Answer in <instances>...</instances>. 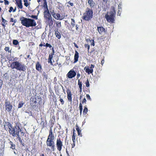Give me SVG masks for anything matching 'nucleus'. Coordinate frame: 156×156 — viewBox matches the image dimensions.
I'll return each mask as SVG.
<instances>
[{"instance_id":"bf43d9fd","label":"nucleus","mask_w":156,"mask_h":156,"mask_svg":"<svg viewBox=\"0 0 156 156\" xmlns=\"http://www.w3.org/2000/svg\"><path fill=\"white\" fill-rule=\"evenodd\" d=\"M76 129L77 130V132L78 133V126H77V124L76 125Z\"/></svg>"},{"instance_id":"39448f33","label":"nucleus","mask_w":156,"mask_h":156,"mask_svg":"<svg viewBox=\"0 0 156 156\" xmlns=\"http://www.w3.org/2000/svg\"><path fill=\"white\" fill-rule=\"evenodd\" d=\"M93 12L92 9L87 8L86 12L84 13L83 19L86 20H90L93 17Z\"/></svg>"},{"instance_id":"dca6fc26","label":"nucleus","mask_w":156,"mask_h":156,"mask_svg":"<svg viewBox=\"0 0 156 156\" xmlns=\"http://www.w3.org/2000/svg\"><path fill=\"white\" fill-rule=\"evenodd\" d=\"M16 3L17 4L18 7L20 9H22L23 5L22 3V1L16 0Z\"/></svg>"},{"instance_id":"680f3d73","label":"nucleus","mask_w":156,"mask_h":156,"mask_svg":"<svg viewBox=\"0 0 156 156\" xmlns=\"http://www.w3.org/2000/svg\"><path fill=\"white\" fill-rule=\"evenodd\" d=\"M20 132H21V133L22 134V135L23 136L24 135L23 132V131H22L21 130V131H20Z\"/></svg>"},{"instance_id":"0e129e2a","label":"nucleus","mask_w":156,"mask_h":156,"mask_svg":"<svg viewBox=\"0 0 156 156\" xmlns=\"http://www.w3.org/2000/svg\"><path fill=\"white\" fill-rule=\"evenodd\" d=\"M10 22H13V19L12 18H11V20H10Z\"/></svg>"},{"instance_id":"72a5a7b5","label":"nucleus","mask_w":156,"mask_h":156,"mask_svg":"<svg viewBox=\"0 0 156 156\" xmlns=\"http://www.w3.org/2000/svg\"><path fill=\"white\" fill-rule=\"evenodd\" d=\"M86 97L87 99L91 100V98L89 94H87L86 95Z\"/></svg>"},{"instance_id":"58836bf2","label":"nucleus","mask_w":156,"mask_h":156,"mask_svg":"<svg viewBox=\"0 0 156 156\" xmlns=\"http://www.w3.org/2000/svg\"><path fill=\"white\" fill-rule=\"evenodd\" d=\"M31 17L32 18H34V19H37V16H34V15H32L31 16Z\"/></svg>"},{"instance_id":"4be33fe9","label":"nucleus","mask_w":156,"mask_h":156,"mask_svg":"<svg viewBox=\"0 0 156 156\" xmlns=\"http://www.w3.org/2000/svg\"><path fill=\"white\" fill-rule=\"evenodd\" d=\"M122 11V8L121 5H119L118 6V12L117 13L118 15H120L121 14V12Z\"/></svg>"},{"instance_id":"a18cd8bd","label":"nucleus","mask_w":156,"mask_h":156,"mask_svg":"<svg viewBox=\"0 0 156 156\" xmlns=\"http://www.w3.org/2000/svg\"><path fill=\"white\" fill-rule=\"evenodd\" d=\"M13 9V8L12 7H11L10 8L9 10V12H11L12 11V10Z\"/></svg>"},{"instance_id":"ddd939ff","label":"nucleus","mask_w":156,"mask_h":156,"mask_svg":"<svg viewBox=\"0 0 156 156\" xmlns=\"http://www.w3.org/2000/svg\"><path fill=\"white\" fill-rule=\"evenodd\" d=\"M84 70L88 74L92 73L93 72V69L89 68L88 67H86L84 68Z\"/></svg>"},{"instance_id":"49530a36","label":"nucleus","mask_w":156,"mask_h":156,"mask_svg":"<svg viewBox=\"0 0 156 156\" xmlns=\"http://www.w3.org/2000/svg\"><path fill=\"white\" fill-rule=\"evenodd\" d=\"M51 149L52 151H54L55 150V148H54V144L52 146H51Z\"/></svg>"},{"instance_id":"9b49d317","label":"nucleus","mask_w":156,"mask_h":156,"mask_svg":"<svg viewBox=\"0 0 156 156\" xmlns=\"http://www.w3.org/2000/svg\"><path fill=\"white\" fill-rule=\"evenodd\" d=\"M97 30L100 34H102L103 32L105 33L106 32V30L102 27H98Z\"/></svg>"},{"instance_id":"b1692460","label":"nucleus","mask_w":156,"mask_h":156,"mask_svg":"<svg viewBox=\"0 0 156 156\" xmlns=\"http://www.w3.org/2000/svg\"><path fill=\"white\" fill-rule=\"evenodd\" d=\"M24 104V103L23 101H20L18 105V108H20L22 107Z\"/></svg>"},{"instance_id":"4c0bfd02","label":"nucleus","mask_w":156,"mask_h":156,"mask_svg":"<svg viewBox=\"0 0 156 156\" xmlns=\"http://www.w3.org/2000/svg\"><path fill=\"white\" fill-rule=\"evenodd\" d=\"M48 62L49 63H50L51 65H53L51 59H48Z\"/></svg>"},{"instance_id":"de8ad7c7","label":"nucleus","mask_w":156,"mask_h":156,"mask_svg":"<svg viewBox=\"0 0 156 156\" xmlns=\"http://www.w3.org/2000/svg\"><path fill=\"white\" fill-rule=\"evenodd\" d=\"M94 66L93 64H91L90 65V69H93V68H94Z\"/></svg>"},{"instance_id":"c9c22d12","label":"nucleus","mask_w":156,"mask_h":156,"mask_svg":"<svg viewBox=\"0 0 156 156\" xmlns=\"http://www.w3.org/2000/svg\"><path fill=\"white\" fill-rule=\"evenodd\" d=\"M86 86L88 87L89 86V82L88 80H87V82H86Z\"/></svg>"},{"instance_id":"8fccbe9b","label":"nucleus","mask_w":156,"mask_h":156,"mask_svg":"<svg viewBox=\"0 0 156 156\" xmlns=\"http://www.w3.org/2000/svg\"><path fill=\"white\" fill-rule=\"evenodd\" d=\"M2 20L4 23H5V22H6V20H5L3 18H2Z\"/></svg>"},{"instance_id":"ea45409f","label":"nucleus","mask_w":156,"mask_h":156,"mask_svg":"<svg viewBox=\"0 0 156 156\" xmlns=\"http://www.w3.org/2000/svg\"><path fill=\"white\" fill-rule=\"evenodd\" d=\"M79 136H82V134L81 133V130H80L79 128Z\"/></svg>"},{"instance_id":"a19ab883","label":"nucleus","mask_w":156,"mask_h":156,"mask_svg":"<svg viewBox=\"0 0 156 156\" xmlns=\"http://www.w3.org/2000/svg\"><path fill=\"white\" fill-rule=\"evenodd\" d=\"M91 41H92V42L91 43V45L94 46L95 45L94 41V40H91Z\"/></svg>"},{"instance_id":"a878e982","label":"nucleus","mask_w":156,"mask_h":156,"mask_svg":"<svg viewBox=\"0 0 156 156\" xmlns=\"http://www.w3.org/2000/svg\"><path fill=\"white\" fill-rule=\"evenodd\" d=\"M87 111H88V109H87V108L85 107L83 109V114L84 115H85L86 114L87 112Z\"/></svg>"},{"instance_id":"e2e57ef3","label":"nucleus","mask_w":156,"mask_h":156,"mask_svg":"<svg viewBox=\"0 0 156 156\" xmlns=\"http://www.w3.org/2000/svg\"><path fill=\"white\" fill-rule=\"evenodd\" d=\"M50 150L49 148H47V149H46V151H49Z\"/></svg>"},{"instance_id":"0eeeda50","label":"nucleus","mask_w":156,"mask_h":156,"mask_svg":"<svg viewBox=\"0 0 156 156\" xmlns=\"http://www.w3.org/2000/svg\"><path fill=\"white\" fill-rule=\"evenodd\" d=\"M5 110L6 111L8 112L11 111L12 106L10 101L7 99L5 100Z\"/></svg>"},{"instance_id":"aec40b11","label":"nucleus","mask_w":156,"mask_h":156,"mask_svg":"<svg viewBox=\"0 0 156 156\" xmlns=\"http://www.w3.org/2000/svg\"><path fill=\"white\" fill-rule=\"evenodd\" d=\"M78 59V52L77 51H76V53L74 56V63L77 62Z\"/></svg>"},{"instance_id":"c756f323","label":"nucleus","mask_w":156,"mask_h":156,"mask_svg":"<svg viewBox=\"0 0 156 156\" xmlns=\"http://www.w3.org/2000/svg\"><path fill=\"white\" fill-rule=\"evenodd\" d=\"M9 47H6L5 48V50L6 51H8V52H11V51L9 50Z\"/></svg>"},{"instance_id":"052dcab7","label":"nucleus","mask_w":156,"mask_h":156,"mask_svg":"<svg viewBox=\"0 0 156 156\" xmlns=\"http://www.w3.org/2000/svg\"><path fill=\"white\" fill-rule=\"evenodd\" d=\"M104 2L107 3L108 1V0H102Z\"/></svg>"},{"instance_id":"6e6d98bb","label":"nucleus","mask_w":156,"mask_h":156,"mask_svg":"<svg viewBox=\"0 0 156 156\" xmlns=\"http://www.w3.org/2000/svg\"><path fill=\"white\" fill-rule=\"evenodd\" d=\"M52 53L51 54H52L54 55V53H55V52H54V48H52Z\"/></svg>"},{"instance_id":"7c9ffc66","label":"nucleus","mask_w":156,"mask_h":156,"mask_svg":"<svg viewBox=\"0 0 156 156\" xmlns=\"http://www.w3.org/2000/svg\"><path fill=\"white\" fill-rule=\"evenodd\" d=\"M85 47L86 48H87L88 51L90 49V45L88 44H85Z\"/></svg>"},{"instance_id":"bb28decb","label":"nucleus","mask_w":156,"mask_h":156,"mask_svg":"<svg viewBox=\"0 0 156 156\" xmlns=\"http://www.w3.org/2000/svg\"><path fill=\"white\" fill-rule=\"evenodd\" d=\"M13 44L15 45H17L19 43L18 41L16 40H14L12 41Z\"/></svg>"},{"instance_id":"f3484780","label":"nucleus","mask_w":156,"mask_h":156,"mask_svg":"<svg viewBox=\"0 0 156 156\" xmlns=\"http://www.w3.org/2000/svg\"><path fill=\"white\" fill-rule=\"evenodd\" d=\"M67 98L68 100L70 101L71 100V91L70 90L68 89L67 90Z\"/></svg>"},{"instance_id":"e433bc0d","label":"nucleus","mask_w":156,"mask_h":156,"mask_svg":"<svg viewBox=\"0 0 156 156\" xmlns=\"http://www.w3.org/2000/svg\"><path fill=\"white\" fill-rule=\"evenodd\" d=\"M60 101L61 102L62 105H63L64 103V101L63 100V99L62 98H60L59 99Z\"/></svg>"},{"instance_id":"9d476101","label":"nucleus","mask_w":156,"mask_h":156,"mask_svg":"<svg viewBox=\"0 0 156 156\" xmlns=\"http://www.w3.org/2000/svg\"><path fill=\"white\" fill-rule=\"evenodd\" d=\"M52 15L55 19L57 20L59 19L60 20H62L64 17L63 16H61L60 14L59 13H57L56 14L55 13H52Z\"/></svg>"},{"instance_id":"37998d69","label":"nucleus","mask_w":156,"mask_h":156,"mask_svg":"<svg viewBox=\"0 0 156 156\" xmlns=\"http://www.w3.org/2000/svg\"><path fill=\"white\" fill-rule=\"evenodd\" d=\"M3 84L2 81L1 80H0V87H1Z\"/></svg>"},{"instance_id":"2eb2a0df","label":"nucleus","mask_w":156,"mask_h":156,"mask_svg":"<svg viewBox=\"0 0 156 156\" xmlns=\"http://www.w3.org/2000/svg\"><path fill=\"white\" fill-rule=\"evenodd\" d=\"M46 144L47 146L50 147L54 144V142L53 140H49V139H47L46 142Z\"/></svg>"},{"instance_id":"5701e85b","label":"nucleus","mask_w":156,"mask_h":156,"mask_svg":"<svg viewBox=\"0 0 156 156\" xmlns=\"http://www.w3.org/2000/svg\"><path fill=\"white\" fill-rule=\"evenodd\" d=\"M49 140H53L54 139V136L53 135H49L47 139H48Z\"/></svg>"},{"instance_id":"f257e3e1","label":"nucleus","mask_w":156,"mask_h":156,"mask_svg":"<svg viewBox=\"0 0 156 156\" xmlns=\"http://www.w3.org/2000/svg\"><path fill=\"white\" fill-rule=\"evenodd\" d=\"M116 14L115 8L114 6L111 7L109 12H108L105 15V17L108 23H113L115 21V17Z\"/></svg>"},{"instance_id":"603ef678","label":"nucleus","mask_w":156,"mask_h":156,"mask_svg":"<svg viewBox=\"0 0 156 156\" xmlns=\"http://www.w3.org/2000/svg\"><path fill=\"white\" fill-rule=\"evenodd\" d=\"M49 135H53L52 130L51 129H50Z\"/></svg>"},{"instance_id":"20e7f679","label":"nucleus","mask_w":156,"mask_h":156,"mask_svg":"<svg viewBox=\"0 0 156 156\" xmlns=\"http://www.w3.org/2000/svg\"><path fill=\"white\" fill-rule=\"evenodd\" d=\"M11 128L10 130H9L10 134H11L13 136H16L19 139H20L21 138L19 135V133L20 131H21V129L19 127L16 126Z\"/></svg>"},{"instance_id":"a211bd4d","label":"nucleus","mask_w":156,"mask_h":156,"mask_svg":"<svg viewBox=\"0 0 156 156\" xmlns=\"http://www.w3.org/2000/svg\"><path fill=\"white\" fill-rule=\"evenodd\" d=\"M36 69L38 71H40L41 70V66L39 62H37L36 65Z\"/></svg>"},{"instance_id":"09e8293b","label":"nucleus","mask_w":156,"mask_h":156,"mask_svg":"<svg viewBox=\"0 0 156 156\" xmlns=\"http://www.w3.org/2000/svg\"><path fill=\"white\" fill-rule=\"evenodd\" d=\"M29 4L27 2H25L24 3V5L26 6L27 7L29 5Z\"/></svg>"},{"instance_id":"7ed1b4c3","label":"nucleus","mask_w":156,"mask_h":156,"mask_svg":"<svg viewBox=\"0 0 156 156\" xmlns=\"http://www.w3.org/2000/svg\"><path fill=\"white\" fill-rule=\"evenodd\" d=\"M10 67L12 69H15L20 71H25L26 66L22 62L18 61H14L12 63Z\"/></svg>"},{"instance_id":"6ab92c4d","label":"nucleus","mask_w":156,"mask_h":156,"mask_svg":"<svg viewBox=\"0 0 156 156\" xmlns=\"http://www.w3.org/2000/svg\"><path fill=\"white\" fill-rule=\"evenodd\" d=\"M55 34L56 36V37L58 39H59L61 38V35L60 34V33L58 31V29L56 30L55 31Z\"/></svg>"},{"instance_id":"3c124183","label":"nucleus","mask_w":156,"mask_h":156,"mask_svg":"<svg viewBox=\"0 0 156 156\" xmlns=\"http://www.w3.org/2000/svg\"><path fill=\"white\" fill-rule=\"evenodd\" d=\"M86 99H85V98H84L83 99V101H82V103L83 104L84 103H85V102H86Z\"/></svg>"},{"instance_id":"f704fd0d","label":"nucleus","mask_w":156,"mask_h":156,"mask_svg":"<svg viewBox=\"0 0 156 156\" xmlns=\"http://www.w3.org/2000/svg\"><path fill=\"white\" fill-rule=\"evenodd\" d=\"M53 55H54L52 54H51L49 55V58L48 59H52V58L53 57Z\"/></svg>"},{"instance_id":"4d7b16f0","label":"nucleus","mask_w":156,"mask_h":156,"mask_svg":"<svg viewBox=\"0 0 156 156\" xmlns=\"http://www.w3.org/2000/svg\"><path fill=\"white\" fill-rule=\"evenodd\" d=\"M18 59V58L16 57L13 59V61H16Z\"/></svg>"},{"instance_id":"338daca9","label":"nucleus","mask_w":156,"mask_h":156,"mask_svg":"<svg viewBox=\"0 0 156 156\" xmlns=\"http://www.w3.org/2000/svg\"><path fill=\"white\" fill-rule=\"evenodd\" d=\"M24 2H27V0H23Z\"/></svg>"},{"instance_id":"1a4fd4ad","label":"nucleus","mask_w":156,"mask_h":156,"mask_svg":"<svg viewBox=\"0 0 156 156\" xmlns=\"http://www.w3.org/2000/svg\"><path fill=\"white\" fill-rule=\"evenodd\" d=\"M63 146L62 142L60 138H58L56 140V146L57 149L59 151H61Z\"/></svg>"},{"instance_id":"f03ea898","label":"nucleus","mask_w":156,"mask_h":156,"mask_svg":"<svg viewBox=\"0 0 156 156\" xmlns=\"http://www.w3.org/2000/svg\"><path fill=\"white\" fill-rule=\"evenodd\" d=\"M21 23L27 27H34L36 25L35 20L33 19L27 18L22 16L20 18Z\"/></svg>"},{"instance_id":"cd10ccee","label":"nucleus","mask_w":156,"mask_h":156,"mask_svg":"<svg viewBox=\"0 0 156 156\" xmlns=\"http://www.w3.org/2000/svg\"><path fill=\"white\" fill-rule=\"evenodd\" d=\"M56 26L58 28H60L61 27V22H57L56 23Z\"/></svg>"},{"instance_id":"423d86ee","label":"nucleus","mask_w":156,"mask_h":156,"mask_svg":"<svg viewBox=\"0 0 156 156\" xmlns=\"http://www.w3.org/2000/svg\"><path fill=\"white\" fill-rule=\"evenodd\" d=\"M77 71L76 69L74 67L73 69L70 70L67 73L66 76L69 78L71 79L74 77L76 75Z\"/></svg>"},{"instance_id":"13d9d810","label":"nucleus","mask_w":156,"mask_h":156,"mask_svg":"<svg viewBox=\"0 0 156 156\" xmlns=\"http://www.w3.org/2000/svg\"><path fill=\"white\" fill-rule=\"evenodd\" d=\"M73 44H74V45H75V46L76 47V48H78V46L77 45V44H76V43H73Z\"/></svg>"},{"instance_id":"473e14b6","label":"nucleus","mask_w":156,"mask_h":156,"mask_svg":"<svg viewBox=\"0 0 156 156\" xmlns=\"http://www.w3.org/2000/svg\"><path fill=\"white\" fill-rule=\"evenodd\" d=\"M45 46L46 47H49L50 48H51V47H52L51 46L50 44H49L48 43H47L45 44Z\"/></svg>"},{"instance_id":"69168bd1","label":"nucleus","mask_w":156,"mask_h":156,"mask_svg":"<svg viewBox=\"0 0 156 156\" xmlns=\"http://www.w3.org/2000/svg\"><path fill=\"white\" fill-rule=\"evenodd\" d=\"M45 45H43L42 44H41L40 45H39V46H45Z\"/></svg>"},{"instance_id":"4468645a","label":"nucleus","mask_w":156,"mask_h":156,"mask_svg":"<svg viewBox=\"0 0 156 156\" xmlns=\"http://www.w3.org/2000/svg\"><path fill=\"white\" fill-rule=\"evenodd\" d=\"M88 2L91 8H94L95 5V3L93 0H88Z\"/></svg>"},{"instance_id":"6e6552de","label":"nucleus","mask_w":156,"mask_h":156,"mask_svg":"<svg viewBox=\"0 0 156 156\" xmlns=\"http://www.w3.org/2000/svg\"><path fill=\"white\" fill-rule=\"evenodd\" d=\"M72 140L73 142V144H72V147L73 148L75 147V144L77 143V137L76 136V133L75 132L74 129L73 132Z\"/></svg>"},{"instance_id":"79ce46f5","label":"nucleus","mask_w":156,"mask_h":156,"mask_svg":"<svg viewBox=\"0 0 156 156\" xmlns=\"http://www.w3.org/2000/svg\"><path fill=\"white\" fill-rule=\"evenodd\" d=\"M5 1V5H8L9 3V2L8 1H7L6 0H4Z\"/></svg>"},{"instance_id":"5fc2aeb1","label":"nucleus","mask_w":156,"mask_h":156,"mask_svg":"<svg viewBox=\"0 0 156 156\" xmlns=\"http://www.w3.org/2000/svg\"><path fill=\"white\" fill-rule=\"evenodd\" d=\"M50 12L51 13V14L52 15V13H55L54 12V11L52 9L50 10Z\"/></svg>"},{"instance_id":"f8f14e48","label":"nucleus","mask_w":156,"mask_h":156,"mask_svg":"<svg viewBox=\"0 0 156 156\" xmlns=\"http://www.w3.org/2000/svg\"><path fill=\"white\" fill-rule=\"evenodd\" d=\"M44 17L45 18L48 19V20H51V15L49 13V11L44 12Z\"/></svg>"},{"instance_id":"c03bdc74","label":"nucleus","mask_w":156,"mask_h":156,"mask_svg":"<svg viewBox=\"0 0 156 156\" xmlns=\"http://www.w3.org/2000/svg\"><path fill=\"white\" fill-rule=\"evenodd\" d=\"M80 80H79V87L81 89V87H82V84L81 83H79Z\"/></svg>"},{"instance_id":"412c9836","label":"nucleus","mask_w":156,"mask_h":156,"mask_svg":"<svg viewBox=\"0 0 156 156\" xmlns=\"http://www.w3.org/2000/svg\"><path fill=\"white\" fill-rule=\"evenodd\" d=\"M5 126H7L8 127L9 129V130H10V129H11V128H12V127L11 125V123L9 122H5V125H4Z\"/></svg>"},{"instance_id":"393cba45","label":"nucleus","mask_w":156,"mask_h":156,"mask_svg":"<svg viewBox=\"0 0 156 156\" xmlns=\"http://www.w3.org/2000/svg\"><path fill=\"white\" fill-rule=\"evenodd\" d=\"M9 143L11 146V148H12L13 150L15 149V145L13 144L11 141H10Z\"/></svg>"},{"instance_id":"864d4df0","label":"nucleus","mask_w":156,"mask_h":156,"mask_svg":"<svg viewBox=\"0 0 156 156\" xmlns=\"http://www.w3.org/2000/svg\"><path fill=\"white\" fill-rule=\"evenodd\" d=\"M104 62V59L102 60H101V63L102 65H103Z\"/></svg>"},{"instance_id":"774afa93","label":"nucleus","mask_w":156,"mask_h":156,"mask_svg":"<svg viewBox=\"0 0 156 156\" xmlns=\"http://www.w3.org/2000/svg\"><path fill=\"white\" fill-rule=\"evenodd\" d=\"M16 8H15V9L13 10V12H15L16 11Z\"/></svg>"},{"instance_id":"2f4dec72","label":"nucleus","mask_w":156,"mask_h":156,"mask_svg":"<svg viewBox=\"0 0 156 156\" xmlns=\"http://www.w3.org/2000/svg\"><path fill=\"white\" fill-rule=\"evenodd\" d=\"M79 108L80 111H82V105L81 103H80V105H79Z\"/></svg>"},{"instance_id":"c85d7f7f","label":"nucleus","mask_w":156,"mask_h":156,"mask_svg":"<svg viewBox=\"0 0 156 156\" xmlns=\"http://www.w3.org/2000/svg\"><path fill=\"white\" fill-rule=\"evenodd\" d=\"M71 20H72V22H71L72 25L73 27H74V26H75V20L73 19H72Z\"/></svg>"}]
</instances>
